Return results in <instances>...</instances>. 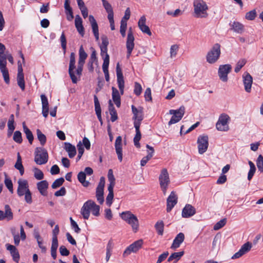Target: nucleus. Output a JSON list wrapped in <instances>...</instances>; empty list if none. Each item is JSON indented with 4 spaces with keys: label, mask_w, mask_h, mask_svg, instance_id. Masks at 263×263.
<instances>
[{
    "label": "nucleus",
    "mask_w": 263,
    "mask_h": 263,
    "mask_svg": "<svg viewBox=\"0 0 263 263\" xmlns=\"http://www.w3.org/2000/svg\"><path fill=\"white\" fill-rule=\"evenodd\" d=\"M109 110L110 112V115L111 116L110 120L113 122H115L118 119V116L117 111L113 105V104L111 103V100L109 101Z\"/></svg>",
    "instance_id": "nucleus-35"
},
{
    "label": "nucleus",
    "mask_w": 263,
    "mask_h": 263,
    "mask_svg": "<svg viewBox=\"0 0 263 263\" xmlns=\"http://www.w3.org/2000/svg\"><path fill=\"white\" fill-rule=\"evenodd\" d=\"M132 109L134 114L133 119L135 120L134 126H136V124H138L139 126H140L141 122L143 118L142 108H137L134 105H132Z\"/></svg>",
    "instance_id": "nucleus-16"
},
{
    "label": "nucleus",
    "mask_w": 263,
    "mask_h": 263,
    "mask_svg": "<svg viewBox=\"0 0 263 263\" xmlns=\"http://www.w3.org/2000/svg\"><path fill=\"white\" fill-rule=\"evenodd\" d=\"M13 140L17 143H21L22 142V134L20 131H15L14 133Z\"/></svg>",
    "instance_id": "nucleus-49"
},
{
    "label": "nucleus",
    "mask_w": 263,
    "mask_h": 263,
    "mask_svg": "<svg viewBox=\"0 0 263 263\" xmlns=\"http://www.w3.org/2000/svg\"><path fill=\"white\" fill-rule=\"evenodd\" d=\"M112 98L117 107H119L121 105L120 95L119 91L114 87H112Z\"/></svg>",
    "instance_id": "nucleus-29"
},
{
    "label": "nucleus",
    "mask_w": 263,
    "mask_h": 263,
    "mask_svg": "<svg viewBox=\"0 0 263 263\" xmlns=\"http://www.w3.org/2000/svg\"><path fill=\"white\" fill-rule=\"evenodd\" d=\"M120 215L124 221L130 226L134 233L138 232L139 228V223L138 219L135 215L130 211H128L123 212Z\"/></svg>",
    "instance_id": "nucleus-4"
},
{
    "label": "nucleus",
    "mask_w": 263,
    "mask_h": 263,
    "mask_svg": "<svg viewBox=\"0 0 263 263\" xmlns=\"http://www.w3.org/2000/svg\"><path fill=\"white\" fill-rule=\"evenodd\" d=\"M100 206L97 205L92 200H88L85 202L81 209V214L85 219H88L90 216V212L95 216L100 215Z\"/></svg>",
    "instance_id": "nucleus-2"
},
{
    "label": "nucleus",
    "mask_w": 263,
    "mask_h": 263,
    "mask_svg": "<svg viewBox=\"0 0 263 263\" xmlns=\"http://www.w3.org/2000/svg\"><path fill=\"white\" fill-rule=\"evenodd\" d=\"M42 104V114L45 118L48 116L49 112V104L47 97L44 94L41 96Z\"/></svg>",
    "instance_id": "nucleus-24"
},
{
    "label": "nucleus",
    "mask_w": 263,
    "mask_h": 263,
    "mask_svg": "<svg viewBox=\"0 0 263 263\" xmlns=\"http://www.w3.org/2000/svg\"><path fill=\"white\" fill-rule=\"evenodd\" d=\"M194 16L196 18H206L209 14L208 13V6L206 3L203 0H194L193 2Z\"/></svg>",
    "instance_id": "nucleus-3"
},
{
    "label": "nucleus",
    "mask_w": 263,
    "mask_h": 263,
    "mask_svg": "<svg viewBox=\"0 0 263 263\" xmlns=\"http://www.w3.org/2000/svg\"><path fill=\"white\" fill-rule=\"evenodd\" d=\"M34 161L39 165L45 164L48 159L47 151L43 147H36L34 153Z\"/></svg>",
    "instance_id": "nucleus-7"
},
{
    "label": "nucleus",
    "mask_w": 263,
    "mask_h": 263,
    "mask_svg": "<svg viewBox=\"0 0 263 263\" xmlns=\"http://www.w3.org/2000/svg\"><path fill=\"white\" fill-rule=\"evenodd\" d=\"M256 165L259 171L263 173V157L261 155H259L258 157Z\"/></svg>",
    "instance_id": "nucleus-47"
},
{
    "label": "nucleus",
    "mask_w": 263,
    "mask_h": 263,
    "mask_svg": "<svg viewBox=\"0 0 263 263\" xmlns=\"http://www.w3.org/2000/svg\"><path fill=\"white\" fill-rule=\"evenodd\" d=\"M177 196L175 192L172 191L167 199L166 211L170 212L177 203Z\"/></svg>",
    "instance_id": "nucleus-18"
},
{
    "label": "nucleus",
    "mask_w": 263,
    "mask_h": 263,
    "mask_svg": "<svg viewBox=\"0 0 263 263\" xmlns=\"http://www.w3.org/2000/svg\"><path fill=\"white\" fill-rule=\"evenodd\" d=\"M256 11L255 9L246 13L245 18L250 21L254 20L256 17Z\"/></svg>",
    "instance_id": "nucleus-46"
},
{
    "label": "nucleus",
    "mask_w": 263,
    "mask_h": 263,
    "mask_svg": "<svg viewBox=\"0 0 263 263\" xmlns=\"http://www.w3.org/2000/svg\"><path fill=\"white\" fill-rule=\"evenodd\" d=\"M23 127L24 132L25 133V134L26 136V138L28 140L30 144H31L32 143L33 140L34 139V137H33V134H32L31 131L26 126L25 122H23Z\"/></svg>",
    "instance_id": "nucleus-37"
},
{
    "label": "nucleus",
    "mask_w": 263,
    "mask_h": 263,
    "mask_svg": "<svg viewBox=\"0 0 263 263\" xmlns=\"http://www.w3.org/2000/svg\"><path fill=\"white\" fill-rule=\"evenodd\" d=\"M74 24L78 32L82 36H83L84 35V28L82 24V20L79 15L76 16Z\"/></svg>",
    "instance_id": "nucleus-27"
},
{
    "label": "nucleus",
    "mask_w": 263,
    "mask_h": 263,
    "mask_svg": "<svg viewBox=\"0 0 263 263\" xmlns=\"http://www.w3.org/2000/svg\"><path fill=\"white\" fill-rule=\"evenodd\" d=\"M220 243V236L217 234L214 238L212 242V249H218Z\"/></svg>",
    "instance_id": "nucleus-48"
},
{
    "label": "nucleus",
    "mask_w": 263,
    "mask_h": 263,
    "mask_svg": "<svg viewBox=\"0 0 263 263\" xmlns=\"http://www.w3.org/2000/svg\"><path fill=\"white\" fill-rule=\"evenodd\" d=\"M87 57V54L85 51L83 47L81 45L79 50V61L78 67L76 69V55L74 52H71L70 55V61L68 73L73 83L76 84L78 81L77 76L80 79L83 71V67Z\"/></svg>",
    "instance_id": "nucleus-1"
},
{
    "label": "nucleus",
    "mask_w": 263,
    "mask_h": 263,
    "mask_svg": "<svg viewBox=\"0 0 263 263\" xmlns=\"http://www.w3.org/2000/svg\"><path fill=\"white\" fill-rule=\"evenodd\" d=\"M105 178L104 177H101L96 189V196L98 202L101 204H103L104 201V187L105 186Z\"/></svg>",
    "instance_id": "nucleus-14"
},
{
    "label": "nucleus",
    "mask_w": 263,
    "mask_h": 263,
    "mask_svg": "<svg viewBox=\"0 0 263 263\" xmlns=\"http://www.w3.org/2000/svg\"><path fill=\"white\" fill-rule=\"evenodd\" d=\"M155 228L159 235H163L164 231V223L162 220L157 221L155 225Z\"/></svg>",
    "instance_id": "nucleus-41"
},
{
    "label": "nucleus",
    "mask_w": 263,
    "mask_h": 263,
    "mask_svg": "<svg viewBox=\"0 0 263 263\" xmlns=\"http://www.w3.org/2000/svg\"><path fill=\"white\" fill-rule=\"evenodd\" d=\"M108 194L106 198V204L110 206L114 198V187H108Z\"/></svg>",
    "instance_id": "nucleus-38"
},
{
    "label": "nucleus",
    "mask_w": 263,
    "mask_h": 263,
    "mask_svg": "<svg viewBox=\"0 0 263 263\" xmlns=\"http://www.w3.org/2000/svg\"><path fill=\"white\" fill-rule=\"evenodd\" d=\"M196 213V210L192 205L186 204L182 210V216L183 218H189Z\"/></svg>",
    "instance_id": "nucleus-22"
},
{
    "label": "nucleus",
    "mask_w": 263,
    "mask_h": 263,
    "mask_svg": "<svg viewBox=\"0 0 263 263\" xmlns=\"http://www.w3.org/2000/svg\"><path fill=\"white\" fill-rule=\"evenodd\" d=\"M5 49V46L3 44L0 46V70L2 73L5 83L9 84L10 79L8 70L6 67L7 58L6 55L4 54Z\"/></svg>",
    "instance_id": "nucleus-5"
},
{
    "label": "nucleus",
    "mask_w": 263,
    "mask_h": 263,
    "mask_svg": "<svg viewBox=\"0 0 263 263\" xmlns=\"http://www.w3.org/2000/svg\"><path fill=\"white\" fill-rule=\"evenodd\" d=\"M220 54V45L215 44L206 54V62L211 64L215 63L219 59Z\"/></svg>",
    "instance_id": "nucleus-6"
},
{
    "label": "nucleus",
    "mask_w": 263,
    "mask_h": 263,
    "mask_svg": "<svg viewBox=\"0 0 263 263\" xmlns=\"http://www.w3.org/2000/svg\"><path fill=\"white\" fill-rule=\"evenodd\" d=\"M94 103H95V111L97 117L99 120L100 121L101 123H102V120L101 118V109L100 107V105L99 103V101L96 95L94 96Z\"/></svg>",
    "instance_id": "nucleus-32"
},
{
    "label": "nucleus",
    "mask_w": 263,
    "mask_h": 263,
    "mask_svg": "<svg viewBox=\"0 0 263 263\" xmlns=\"http://www.w3.org/2000/svg\"><path fill=\"white\" fill-rule=\"evenodd\" d=\"M142 87L141 85L138 82H135V88H134V93L137 96H139L142 91Z\"/></svg>",
    "instance_id": "nucleus-62"
},
{
    "label": "nucleus",
    "mask_w": 263,
    "mask_h": 263,
    "mask_svg": "<svg viewBox=\"0 0 263 263\" xmlns=\"http://www.w3.org/2000/svg\"><path fill=\"white\" fill-rule=\"evenodd\" d=\"M231 29L233 30L234 32L241 34L244 31L243 25L238 22H234L230 24Z\"/></svg>",
    "instance_id": "nucleus-30"
},
{
    "label": "nucleus",
    "mask_w": 263,
    "mask_h": 263,
    "mask_svg": "<svg viewBox=\"0 0 263 263\" xmlns=\"http://www.w3.org/2000/svg\"><path fill=\"white\" fill-rule=\"evenodd\" d=\"M152 154L148 153L147 155L143 157L141 160L140 164L142 166H144L146 163L152 158Z\"/></svg>",
    "instance_id": "nucleus-61"
},
{
    "label": "nucleus",
    "mask_w": 263,
    "mask_h": 263,
    "mask_svg": "<svg viewBox=\"0 0 263 263\" xmlns=\"http://www.w3.org/2000/svg\"><path fill=\"white\" fill-rule=\"evenodd\" d=\"M36 135L38 140L40 141L41 144L43 146L46 142V137L44 134H43L42 132L37 129L36 130Z\"/></svg>",
    "instance_id": "nucleus-43"
},
{
    "label": "nucleus",
    "mask_w": 263,
    "mask_h": 263,
    "mask_svg": "<svg viewBox=\"0 0 263 263\" xmlns=\"http://www.w3.org/2000/svg\"><path fill=\"white\" fill-rule=\"evenodd\" d=\"M134 40L135 38L133 33L132 29L130 27L129 28L128 31L126 43H134Z\"/></svg>",
    "instance_id": "nucleus-57"
},
{
    "label": "nucleus",
    "mask_w": 263,
    "mask_h": 263,
    "mask_svg": "<svg viewBox=\"0 0 263 263\" xmlns=\"http://www.w3.org/2000/svg\"><path fill=\"white\" fill-rule=\"evenodd\" d=\"M60 41L61 43V46L63 50L64 53H65L66 50L67 42H66V36H65L64 32H63L61 35Z\"/></svg>",
    "instance_id": "nucleus-53"
},
{
    "label": "nucleus",
    "mask_w": 263,
    "mask_h": 263,
    "mask_svg": "<svg viewBox=\"0 0 263 263\" xmlns=\"http://www.w3.org/2000/svg\"><path fill=\"white\" fill-rule=\"evenodd\" d=\"M34 176L37 180H42L44 178V174L40 170L35 168L34 169Z\"/></svg>",
    "instance_id": "nucleus-52"
},
{
    "label": "nucleus",
    "mask_w": 263,
    "mask_h": 263,
    "mask_svg": "<svg viewBox=\"0 0 263 263\" xmlns=\"http://www.w3.org/2000/svg\"><path fill=\"white\" fill-rule=\"evenodd\" d=\"M17 82L18 85L20 86L21 89L24 90L25 88L24 77V73H21V70H20V73H17Z\"/></svg>",
    "instance_id": "nucleus-39"
},
{
    "label": "nucleus",
    "mask_w": 263,
    "mask_h": 263,
    "mask_svg": "<svg viewBox=\"0 0 263 263\" xmlns=\"http://www.w3.org/2000/svg\"><path fill=\"white\" fill-rule=\"evenodd\" d=\"M146 17L144 15L142 16L138 21V27L142 32L146 33L149 36L152 35V32L148 26L146 25Z\"/></svg>",
    "instance_id": "nucleus-20"
},
{
    "label": "nucleus",
    "mask_w": 263,
    "mask_h": 263,
    "mask_svg": "<svg viewBox=\"0 0 263 263\" xmlns=\"http://www.w3.org/2000/svg\"><path fill=\"white\" fill-rule=\"evenodd\" d=\"M116 73H117V83H118V87L120 90L121 94L122 95L124 93V78H123L122 69L120 68V64L119 63H118L117 64Z\"/></svg>",
    "instance_id": "nucleus-15"
},
{
    "label": "nucleus",
    "mask_w": 263,
    "mask_h": 263,
    "mask_svg": "<svg viewBox=\"0 0 263 263\" xmlns=\"http://www.w3.org/2000/svg\"><path fill=\"white\" fill-rule=\"evenodd\" d=\"M184 240V235L183 233H179L175 238L171 247V249H176L179 248Z\"/></svg>",
    "instance_id": "nucleus-25"
},
{
    "label": "nucleus",
    "mask_w": 263,
    "mask_h": 263,
    "mask_svg": "<svg viewBox=\"0 0 263 263\" xmlns=\"http://www.w3.org/2000/svg\"><path fill=\"white\" fill-rule=\"evenodd\" d=\"M230 118L229 116L225 114H221L216 123V127L219 131H228L229 129L228 122Z\"/></svg>",
    "instance_id": "nucleus-11"
},
{
    "label": "nucleus",
    "mask_w": 263,
    "mask_h": 263,
    "mask_svg": "<svg viewBox=\"0 0 263 263\" xmlns=\"http://www.w3.org/2000/svg\"><path fill=\"white\" fill-rule=\"evenodd\" d=\"M64 182L63 178L61 177L59 179H56L52 184L51 187L52 189H57L62 185Z\"/></svg>",
    "instance_id": "nucleus-50"
},
{
    "label": "nucleus",
    "mask_w": 263,
    "mask_h": 263,
    "mask_svg": "<svg viewBox=\"0 0 263 263\" xmlns=\"http://www.w3.org/2000/svg\"><path fill=\"white\" fill-rule=\"evenodd\" d=\"M5 184L6 187L9 190V191L11 193H13V184H12V181L10 179L6 178L5 180Z\"/></svg>",
    "instance_id": "nucleus-60"
},
{
    "label": "nucleus",
    "mask_w": 263,
    "mask_h": 263,
    "mask_svg": "<svg viewBox=\"0 0 263 263\" xmlns=\"http://www.w3.org/2000/svg\"><path fill=\"white\" fill-rule=\"evenodd\" d=\"M143 244L142 239H139L130 245L124 251L123 257L128 256L132 253H136L142 247Z\"/></svg>",
    "instance_id": "nucleus-10"
},
{
    "label": "nucleus",
    "mask_w": 263,
    "mask_h": 263,
    "mask_svg": "<svg viewBox=\"0 0 263 263\" xmlns=\"http://www.w3.org/2000/svg\"><path fill=\"white\" fill-rule=\"evenodd\" d=\"M251 247V243L249 242H247L241 246L240 249L242 250L245 252V253H246L250 250Z\"/></svg>",
    "instance_id": "nucleus-64"
},
{
    "label": "nucleus",
    "mask_w": 263,
    "mask_h": 263,
    "mask_svg": "<svg viewBox=\"0 0 263 263\" xmlns=\"http://www.w3.org/2000/svg\"><path fill=\"white\" fill-rule=\"evenodd\" d=\"M134 43H126V46L127 48V58H129L131 55L132 52L134 48Z\"/></svg>",
    "instance_id": "nucleus-58"
},
{
    "label": "nucleus",
    "mask_w": 263,
    "mask_h": 263,
    "mask_svg": "<svg viewBox=\"0 0 263 263\" xmlns=\"http://www.w3.org/2000/svg\"><path fill=\"white\" fill-rule=\"evenodd\" d=\"M242 79L246 91L247 92H250L253 83L252 76L249 73L245 72L242 76Z\"/></svg>",
    "instance_id": "nucleus-19"
},
{
    "label": "nucleus",
    "mask_w": 263,
    "mask_h": 263,
    "mask_svg": "<svg viewBox=\"0 0 263 263\" xmlns=\"http://www.w3.org/2000/svg\"><path fill=\"white\" fill-rule=\"evenodd\" d=\"M232 70V66L230 64L221 65L219 66L218 74L220 80L223 82H227L228 80V75Z\"/></svg>",
    "instance_id": "nucleus-12"
},
{
    "label": "nucleus",
    "mask_w": 263,
    "mask_h": 263,
    "mask_svg": "<svg viewBox=\"0 0 263 263\" xmlns=\"http://www.w3.org/2000/svg\"><path fill=\"white\" fill-rule=\"evenodd\" d=\"M159 181L161 189L164 195H166L170 180L168 172L166 168H163L159 176Z\"/></svg>",
    "instance_id": "nucleus-8"
},
{
    "label": "nucleus",
    "mask_w": 263,
    "mask_h": 263,
    "mask_svg": "<svg viewBox=\"0 0 263 263\" xmlns=\"http://www.w3.org/2000/svg\"><path fill=\"white\" fill-rule=\"evenodd\" d=\"M89 21L91 24V28L92 29V32L93 33V34L95 35L96 40L97 41H98L99 39V33L98 24H97L95 17L91 15H90L89 16Z\"/></svg>",
    "instance_id": "nucleus-23"
},
{
    "label": "nucleus",
    "mask_w": 263,
    "mask_h": 263,
    "mask_svg": "<svg viewBox=\"0 0 263 263\" xmlns=\"http://www.w3.org/2000/svg\"><path fill=\"white\" fill-rule=\"evenodd\" d=\"M78 180L82 184V185L86 187L88 186L89 181H86V174L84 172H80L78 175Z\"/></svg>",
    "instance_id": "nucleus-40"
},
{
    "label": "nucleus",
    "mask_w": 263,
    "mask_h": 263,
    "mask_svg": "<svg viewBox=\"0 0 263 263\" xmlns=\"http://www.w3.org/2000/svg\"><path fill=\"white\" fill-rule=\"evenodd\" d=\"M14 167L16 169L19 170L21 175L24 173V168L22 163V159L19 153L17 155V161L15 164Z\"/></svg>",
    "instance_id": "nucleus-36"
},
{
    "label": "nucleus",
    "mask_w": 263,
    "mask_h": 263,
    "mask_svg": "<svg viewBox=\"0 0 263 263\" xmlns=\"http://www.w3.org/2000/svg\"><path fill=\"white\" fill-rule=\"evenodd\" d=\"M107 177L108 181H109V184L108 185V187H114L115 185V178L114 177L113 172L111 169L109 170Z\"/></svg>",
    "instance_id": "nucleus-42"
},
{
    "label": "nucleus",
    "mask_w": 263,
    "mask_h": 263,
    "mask_svg": "<svg viewBox=\"0 0 263 263\" xmlns=\"http://www.w3.org/2000/svg\"><path fill=\"white\" fill-rule=\"evenodd\" d=\"M8 133L11 134L15 129L14 126V115H11L8 122Z\"/></svg>",
    "instance_id": "nucleus-44"
},
{
    "label": "nucleus",
    "mask_w": 263,
    "mask_h": 263,
    "mask_svg": "<svg viewBox=\"0 0 263 263\" xmlns=\"http://www.w3.org/2000/svg\"><path fill=\"white\" fill-rule=\"evenodd\" d=\"M227 220L223 218L218 222H217L214 226L213 229L214 230H218L222 228L226 224Z\"/></svg>",
    "instance_id": "nucleus-51"
},
{
    "label": "nucleus",
    "mask_w": 263,
    "mask_h": 263,
    "mask_svg": "<svg viewBox=\"0 0 263 263\" xmlns=\"http://www.w3.org/2000/svg\"><path fill=\"white\" fill-rule=\"evenodd\" d=\"M3 220L6 219L7 221L11 220L13 218V213L10 206L8 204L5 206V211H3Z\"/></svg>",
    "instance_id": "nucleus-33"
},
{
    "label": "nucleus",
    "mask_w": 263,
    "mask_h": 263,
    "mask_svg": "<svg viewBox=\"0 0 263 263\" xmlns=\"http://www.w3.org/2000/svg\"><path fill=\"white\" fill-rule=\"evenodd\" d=\"M28 182L26 180L20 179L18 181V187L17 194L18 196L22 197L27 192L29 191Z\"/></svg>",
    "instance_id": "nucleus-17"
},
{
    "label": "nucleus",
    "mask_w": 263,
    "mask_h": 263,
    "mask_svg": "<svg viewBox=\"0 0 263 263\" xmlns=\"http://www.w3.org/2000/svg\"><path fill=\"white\" fill-rule=\"evenodd\" d=\"M183 251L173 253L170 256L167 261L168 262L173 261V263H176L183 255Z\"/></svg>",
    "instance_id": "nucleus-34"
},
{
    "label": "nucleus",
    "mask_w": 263,
    "mask_h": 263,
    "mask_svg": "<svg viewBox=\"0 0 263 263\" xmlns=\"http://www.w3.org/2000/svg\"><path fill=\"white\" fill-rule=\"evenodd\" d=\"M247 61L245 59H240L239 60L236 65L234 71L235 72H238L241 68L244 66V65L246 64Z\"/></svg>",
    "instance_id": "nucleus-45"
},
{
    "label": "nucleus",
    "mask_w": 263,
    "mask_h": 263,
    "mask_svg": "<svg viewBox=\"0 0 263 263\" xmlns=\"http://www.w3.org/2000/svg\"><path fill=\"white\" fill-rule=\"evenodd\" d=\"M77 146L78 150V155L77 157V159L78 160H80L84 152V148H83V147H82V142L79 141V142L78 143Z\"/></svg>",
    "instance_id": "nucleus-55"
},
{
    "label": "nucleus",
    "mask_w": 263,
    "mask_h": 263,
    "mask_svg": "<svg viewBox=\"0 0 263 263\" xmlns=\"http://www.w3.org/2000/svg\"><path fill=\"white\" fill-rule=\"evenodd\" d=\"M102 2L103 7L107 13L114 12L111 5L106 0H102Z\"/></svg>",
    "instance_id": "nucleus-54"
},
{
    "label": "nucleus",
    "mask_w": 263,
    "mask_h": 263,
    "mask_svg": "<svg viewBox=\"0 0 263 263\" xmlns=\"http://www.w3.org/2000/svg\"><path fill=\"white\" fill-rule=\"evenodd\" d=\"M136 129V135L134 138V141H140L141 138V135L140 131V126L138 124H136V126H134Z\"/></svg>",
    "instance_id": "nucleus-56"
},
{
    "label": "nucleus",
    "mask_w": 263,
    "mask_h": 263,
    "mask_svg": "<svg viewBox=\"0 0 263 263\" xmlns=\"http://www.w3.org/2000/svg\"><path fill=\"white\" fill-rule=\"evenodd\" d=\"M25 196V201L29 204H30L32 202V194L30 191H28L25 194H24Z\"/></svg>",
    "instance_id": "nucleus-63"
},
{
    "label": "nucleus",
    "mask_w": 263,
    "mask_h": 263,
    "mask_svg": "<svg viewBox=\"0 0 263 263\" xmlns=\"http://www.w3.org/2000/svg\"><path fill=\"white\" fill-rule=\"evenodd\" d=\"M37 188L43 196H46L47 195V189L48 187V183L46 180H43L37 183Z\"/></svg>",
    "instance_id": "nucleus-26"
},
{
    "label": "nucleus",
    "mask_w": 263,
    "mask_h": 263,
    "mask_svg": "<svg viewBox=\"0 0 263 263\" xmlns=\"http://www.w3.org/2000/svg\"><path fill=\"white\" fill-rule=\"evenodd\" d=\"M198 153L203 154L208 149L209 146V138L206 135H200L198 137L197 141Z\"/></svg>",
    "instance_id": "nucleus-13"
},
{
    "label": "nucleus",
    "mask_w": 263,
    "mask_h": 263,
    "mask_svg": "<svg viewBox=\"0 0 263 263\" xmlns=\"http://www.w3.org/2000/svg\"><path fill=\"white\" fill-rule=\"evenodd\" d=\"M185 113V107L181 106L178 109H171L169 111V114L172 115V117L168 123L169 126L172 124L178 123L182 118Z\"/></svg>",
    "instance_id": "nucleus-9"
},
{
    "label": "nucleus",
    "mask_w": 263,
    "mask_h": 263,
    "mask_svg": "<svg viewBox=\"0 0 263 263\" xmlns=\"http://www.w3.org/2000/svg\"><path fill=\"white\" fill-rule=\"evenodd\" d=\"M64 144L65 149L68 152V156L70 158L74 157L77 153L75 146L68 142H65Z\"/></svg>",
    "instance_id": "nucleus-31"
},
{
    "label": "nucleus",
    "mask_w": 263,
    "mask_h": 263,
    "mask_svg": "<svg viewBox=\"0 0 263 263\" xmlns=\"http://www.w3.org/2000/svg\"><path fill=\"white\" fill-rule=\"evenodd\" d=\"M109 64V58L108 55H106L104 59H103V63L102 65V69L104 73L105 78L107 82L109 81V75L108 71V66Z\"/></svg>",
    "instance_id": "nucleus-28"
},
{
    "label": "nucleus",
    "mask_w": 263,
    "mask_h": 263,
    "mask_svg": "<svg viewBox=\"0 0 263 263\" xmlns=\"http://www.w3.org/2000/svg\"><path fill=\"white\" fill-rule=\"evenodd\" d=\"M115 147L116 152L118 155V159L120 162H121L122 161V147L121 136H119L117 137L115 141Z\"/></svg>",
    "instance_id": "nucleus-21"
},
{
    "label": "nucleus",
    "mask_w": 263,
    "mask_h": 263,
    "mask_svg": "<svg viewBox=\"0 0 263 263\" xmlns=\"http://www.w3.org/2000/svg\"><path fill=\"white\" fill-rule=\"evenodd\" d=\"M178 50V46L177 45L171 46L170 48V56L171 58L176 57Z\"/></svg>",
    "instance_id": "nucleus-59"
}]
</instances>
